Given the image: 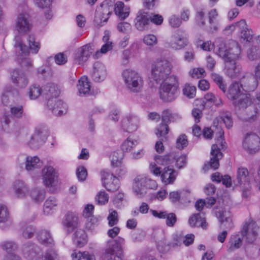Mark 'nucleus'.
Returning a JSON list of instances; mask_svg holds the SVG:
<instances>
[{"mask_svg": "<svg viewBox=\"0 0 260 260\" xmlns=\"http://www.w3.org/2000/svg\"><path fill=\"white\" fill-rule=\"evenodd\" d=\"M171 63L166 59L161 58L154 61L151 67V78L157 83H160L159 94L164 102L174 100L178 94V78L175 76H170L171 73Z\"/></svg>", "mask_w": 260, "mask_h": 260, "instance_id": "f257e3e1", "label": "nucleus"}, {"mask_svg": "<svg viewBox=\"0 0 260 260\" xmlns=\"http://www.w3.org/2000/svg\"><path fill=\"white\" fill-rule=\"evenodd\" d=\"M222 123L225 125L228 128H230L233 126V120L230 113L227 112H221L214 119L213 125V128H215L214 129L212 130L210 128L205 127L203 131V135L206 139H211L213 133L218 135L217 138L216 139V143L212 145L211 151L212 157L210 159V165L214 169L218 168L219 165V160L222 156L220 150L226 148V143L223 139L224 132L220 125Z\"/></svg>", "mask_w": 260, "mask_h": 260, "instance_id": "f03ea898", "label": "nucleus"}, {"mask_svg": "<svg viewBox=\"0 0 260 260\" xmlns=\"http://www.w3.org/2000/svg\"><path fill=\"white\" fill-rule=\"evenodd\" d=\"M216 53L225 62H232L241 57V48L239 43L234 40L227 43L218 39L216 42Z\"/></svg>", "mask_w": 260, "mask_h": 260, "instance_id": "7ed1b4c3", "label": "nucleus"}, {"mask_svg": "<svg viewBox=\"0 0 260 260\" xmlns=\"http://www.w3.org/2000/svg\"><path fill=\"white\" fill-rule=\"evenodd\" d=\"M124 244L125 239L121 237L108 240L104 249L102 255L103 260H123Z\"/></svg>", "mask_w": 260, "mask_h": 260, "instance_id": "20e7f679", "label": "nucleus"}, {"mask_svg": "<svg viewBox=\"0 0 260 260\" xmlns=\"http://www.w3.org/2000/svg\"><path fill=\"white\" fill-rule=\"evenodd\" d=\"M122 76L126 87L131 92L138 93L142 91L144 81L137 72L126 69L122 72Z\"/></svg>", "mask_w": 260, "mask_h": 260, "instance_id": "39448f33", "label": "nucleus"}, {"mask_svg": "<svg viewBox=\"0 0 260 260\" xmlns=\"http://www.w3.org/2000/svg\"><path fill=\"white\" fill-rule=\"evenodd\" d=\"M157 186L156 182L143 175H139L134 179L133 191L139 198L144 197L148 189H156Z\"/></svg>", "mask_w": 260, "mask_h": 260, "instance_id": "423d86ee", "label": "nucleus"}, {"mask_svg": "<svg viewBox=\"0 0 260 260\" xmlns=\"http://www.w3.org/2000/svg\"><path fill=\"white\" fill-rule=\"evenodd\" d=\"M155 161L158 165L175 166L179 168H182L186 164L187 159L185 155L178 156L176 153L172 152L164 156H157L155 157Z\"/></svg>", "mask_w": 260, "mask_h": 260, "instance_id": "0eeeda50", "label": "nucleus"}, {"mask_svg": "<svg viewBox=\"0 0 260 260\" xmlns=\"http://www.w3.org/2000/svg\"><path fill=\"white\" fill-rule=\"evenodd\" d=\"M236 180L242 191L243 197L248 198L251 193V185L249 173L246 168L241 167L238 168Z\"/></svg>", "mask_w": 260, "mask_h": 260, "instance_id": "6e6552de", "label": "nucleus"}, {"mask_svg": "<svg viewBox=\"0 0 260 260\" xmlns=\"http://www.w3.org/2000/svg\"><path fill=\"white\" fill-rule=\"evenodd\" d=\"M149 169L151 172L155 175H160L162 181L166 185L173 183L176 179L175 171L169 166L161 170V168L157 167L155 162H151L150 164Z\"/></svg>", "mask_w": 260, "mask_h": 260, "instance_id": "1a4fd4ad", "label": "nucleus"}, {"mask_svg": "<svg viewBox=\"0 0 260 260\" xmlns=\"http://www.w3.org/2000/svg\"><path fill=\"white\" fill-rule=\"evenodd\" d=\"M114 2L113 0H105L100 5L95 16V21L98 23L100 20L99 25L102 26L107 22L109 16L114 10Z\"/></svg>", "mask_w": 260, "mask_h": 260, "instance_id": "9d476101", "label": "nucleus"}, {"mask_svg": "<svg viewBox=\"0 0 260 260\" xmlns=\"http://www.w3.org/2000/svg\"><path fill=\"white\" fill-rule=\"evenodd\" d=\"M242 147L249 154H254L260 149V138L253 133H247L243 140Z\"/></svg>", "mask_w": 260, "mask_h": 260, "instance_id": "9b49d317", "label": "nucleus"}, {"mask_svg": "<svg viewBox=\"0 0 260 260\" xmlns=\"http://www.w3.org/2000/svg\"><path fill=\"white\" fill-rule=\"evenodd\" d=\"M15 29L20 34H25L32 27V23L29 14L27 13H19L15 21Z\"/></svg>", "mask_w": 260, "mask_h": 260, "instance_id": "f8f14e48", "label": "nucleus"}, {"mask_svg": "<svg viewBox=\"0 0 260 260\" xmlns=\"http://www.w3.org/2000/svg\"><path fill=\"white\" fill-rule=\"evenodd\" d=\"M258 226L252 220L245 222L241 231L243 237L245 238L248 243H252L256 239L258 230Z\"/></svg>", "mask_w": 260, "mask_h": 260, "instance_id": "ddd939ff", "label": "nucleus"}, {"mask_svg": "<svg viewBox=\"0 0 260 260\" xmlns=\"http://www.w3.org/2000/svg\"><path fill=\"white\" fill-rule=\"evenodd\" d=\"M215 213L221 225H223L226 229L230 230L233 228L232 215L229 208L225 207L217 208Z\"/></svg>", "mask_w": 260, "mask_h": 260, "instance_id": "4468645a", "label": "nucleus"}, {"mask_svg": "<svg viewBox=\"0 0 260 260\" xmlns=\"http://www.w3.org/2000/svg\"><path fill=\"white\" fill-rule=\"evenodd\" d=\"M101 177L103 186L108 191L114 192L118 190L119 187V180L113 174L102 171Z\"/></svg>", "mask_w": 260, "mask_h": 260, "instance_id": "2eb2a0df", "label": "nucleus"}, {"mask_svg": "<svg viewBox=\"0 0 260 260\" xmlns=\"http://www.w3.org/2000/svg\"><path fill=\"white\" fill-rule=\"evenodd\" d=\"M62 224L64 229L71 233L80 225L79 217L77 213L74 212H68L64 216Z\"/></svg>", "mask_w": 260, "mask_h": 260, "instance_id": "dca6fc26", "label": "nucleus"}, {"mask_svg": "<svg viewBox=\"0 0 260 260\" xmlns=\"http://www.w3.org/2000/svg\"><path fill=\"white\" fill-rule=\"evenodd\" d=\"M93 47L92 44H89L79 48L75 54V62L78 64L85 62L94 51Z\"/></svg>", "mask_w": 260, "mask_h": 260, "instance_id": "f3484780", "label": "nucleus"}, {"mask_svg": "<svg viewBox=\"0 0 260 260\" xmlns=\"http://www.w3.org/2000/svg\"><path fill=\"white\" fill-rule=\"evenodd\" d=\"M42 179L44 185L46 187L53 186L58 177L57 173L53 167L46 166L42 169Z\"/></svg>", "mask_w": 260, "mask_h": 260, "instance_id": "a211bd4d", "label": "nucleus"}, {"mask_svg": "<svg viewBox=\"0 0 260 260\" xmlns=\"http://www.w3.org/2000/svg\"><path fill=\"white\" fill-rule=\"evenodd\" d=\"M187 43L186 35L184 33L180 34V31L178 30L171 36L169 45L172 49L179 50L186 46Z\"/></svg>", "mask_w": 260, "mask_h": 260, "instance_id": "6ab92c4d", "label": "nucleus"}, {"mask_svg": "<svg viewBox=\"0 0 260 260\" xmlns=\"http://www.w3.org/2000/svg\"><path fill=\"white\" fill-rule=\"evenodd\" d=\"M139 118L133 115H127L125 116L121 121V126L126 132L131 133L136 131L139 126Z\"/></svg>", "mask_w": 260, "mask_h": 260, "instance_id": "aec40b11", "label": "nucleus"}, {"mask_svg": "<svg viewBox=\"0 0 260 260\" xmlns=\"http://www.w3.org/2000/svg\"><path fill=\"white\" fill-rule=\"evenodd\" d=\"M48 136V132L46 128L44 127L38 128L31 137L29 145L31 146H38L45 142Z\"/></svg>", "mask_w": 260, "mask_h": 260, "instance_id": "412c9836", "label": "nucleus"}, {"mask_svg": "<svg viewBox=\"0 0 260 260\" xmlns=\"http://www.w3.org/2000/svg\"><path fill=\"white\" fill-rule=\"evenodd\" d=\"M47 105L56 116H61L66 113L67 111L66 104L61 100L49 99Z\"/></svg>", "mask_w": 260, "mask_h": 260, "instance_id": "4be33fe9", "label": "nucleus"}, {"mask_svg": "<svg viewBox=\"0 0 260 260\" xmlns=\"http://www.w3.org/2000/svg\"><path fill=\"white\" fill-rule=\"evenodd\" d=\"M150 18L151 16L147 13L143 11L139 12L135 20L136 27L140 31L147 29Z\"/></svg>", "mask_w": 260, "mask_h": 260, "instance_id": "5701e85b", "label": "nucleus"}, {"mask_svg": "<svg viewBox=\"0 0 260 260\" xmlns=\"http://www.w3.org/2000/svg\"><path fill=\"white\" fill-rule=\"evenodd\" d=\"M2 248L8 252L4 260H21L19 256L14 255L12 252L17 249V245L12 241H5L1 244Z\"/></svg>", "mask_w": 260, "mask_h": 260, "instance_id": "b1692460", "label": "nucleus"}, {"mask_svg": "<svg viewBox=\"0 0 260 260\" xmlns=\"http://www.w3.org/2000/svg\"><path fill=\"white\" fill-rule=\"evenodd\" d=\"M107 76V71L105 66L101 62L97 61L93 65L92 74V79L97 82L104 80Z\"/></svg>", "mask_w": 260, "mask_h": 260, "instance_id": "393cba45", "label": "nucleus"}, {"mask_svg": "<svg viewBox=\"0 0 260 260\" xmlns=\"http://www.w3.org/2000/svg\"><path fill=\"white\" fill-rule=\"evenodd\" d=\"M15 196L18 199H24L28 194L27 185L21 180H17L13 183L12 187Z\"/></svg>", "mask_w": 260, "mask_h": 260, "instance_id": "a878e982", "label": "nucleus"}, {"mask_svg": "<svg viewBox=\"0 0 260 260\" xmlns=\"http://www.w3.org/2000/svg\"><path fill=\"white\" fill-rule=\"evenodd\" d=\"M242 89H243L242 85L238 82H234L229 86L226 92H225L226 96L234 102L242 94H243Z\"/></svg>", "mask_w": 260, "mask_h": 260, "instance_id": "bb28decb", "label": "nucleus"}, {"mask_svg": "<svg viewBox=\"0 0 260 260\" xmlns=\"http://www.w3.org/2000/svg\"><path fill=\"white\" fill-rule=\"evenodd\" d=\"M37 238L39 242L48 247H52L54 245V241L50 232L47 230H42L37 234Z\"/></svg>", "mask_w": 260, "mask_h": 260, "instance_id": "cd10ccee", "label": "nucleus"}, {"mask_svg": "<svg viewBox=\"0 0 260 260\" xmlns=\"http://www.w3.org/2000/svg\"><path fill=\"white\" fill-rule=\"evenodd\" d=\"M237 25L241 31V38L247 42L252 41L253 33L252 30L248 27L246 21L244 20H241L237 22Z\"/></svg>", "mask_w": 260, "mask_h": 260, "instance_id": "c85d7f7f", "label": "nucleus"}, {"mask_svg": "<svg viewBox=\"0 0 260 260\" xmlns=\"http://www.w3.org/2000/svg\"><path fill=\"white\" fill-rule=\"evenodd\" d=\"M242 244V238L239 234H232L226 245L227 251L233 252L239 249Z\"/></svg>", "mask_w": 260, "mask_h": 260, "instance_id": "c756f323", "label": "nucleus"}, {"mask_svg": "<svg viewBox=\"0 0 260 260\" xmlns=\"http://www.w3.org/2000/svg\"><path fill=\"white\" fill-rule=\"evenodd\" d=\"M237 99L233 102V104L239 109H245L253 104L251 95L249 93L242 94Z\"/></svg>", "mask_w": 260, "mask_h": 260, "instance_id": "7c9ffc66", "label": "nucleus"}, {"mask_svg": "<svg viewBox=\"0 0 260 260\" xmlns=\"http://www.w3.org/2000/svg\"><path fill=\"white\" fill-rule=\"evenodd\" d=\"M11 78L13 82L19 87H24L28 83L27 79L24 74L18 70L13 71Z\"/></svg>", "mask_w": 260, "mask_h": 260, "instance_id": "2f4dec72", "label": "nucleus"}, {"mask_svg": "<svg viewBox=\"0 0 260 260\" xmlns=\"http://www.w3.org/2000/svg\"><path fill=\"white\" fill-rule=\"evenodd\" d=\"M188 223L192 227H201L204 229H206L208 226L205 218L202 217L200 213L194 214L191 216L188 220Z\"/></svg>", "mask_w": 260, "mask_h": 260, "instance_id": "473e14b6", "label": "nucleus"}, {"mask_svg": "<svg viewBox=\"0 0 260 260\" xmlns=\"http://www.w3.org/2000/svg\"><path fill=\"white\" fill-rule=\"evenodd\" d=\"M77 88L80 95H87L90 94V83L86 77L83 76L79 80Z\"/></svg>", "mask_w": 260, "mask_h": 260, "instance_id": "72a5a7b5", "label": "nucleus"}, {"mask_svg": "<svg viewBox=\"0 0 260 260\" xmlns=\"http://www.w3.org/2000/svg\"><path fill=\"white\" fill-rule=\"evenodd\" d=\"M225 70L227 75L232 78H234L239 76L241 70V67L235 61L228 62L225 65Z\"/></svg>", "mask_w": 260, "mask_h": 260, "instance_id": "f704fd0d", "label": "nucleus"}, {"mask_svg": "<svg viewBox=\"0 0 260 260\" xmlns=\"http://www.w3.org/2000/svg\"><path fill=\"white\" fill-rule=\"evenodd\" d=\"M114 10L115 14L121 19H125L129 15V8H125L124 4L121 2L114 3Z\"/></svg>", "mask_w": 260, "mask_h": 260, "instance_id": "c9c22d12", "label": "nucleus"}, {"mask_svg": "<svg viewBox=\"0 0 260 260\" xmlns=\"http://www.w3.org/2000/svg\"><path fill=\"white\" fill-rule=\"evenodd\" d=\"M60 91L57 85L54 83H48L43 87V95L48 97L56 98L59 95Z\"/></svg>", "mask_w": 260, "mask_h": 260, "instance_id": "e433bc0d", "label": "nucleus"}, {"mask_svg": "<svg viewBox=\"0 0 260 260\" xmlns=\"http://www.w3.org/2000/svg\"><path fill=\"white\" fill-rule=\"evenodd\" d=\"M31 199L36 203H41L46 197L45 190L41 187H36L32 189L29 192Z\"/></svg>", "mask_w": 260, "mask_h": 260, "instance_id": "4c0bfd02", "label": "nucleus"}, {"mask_svg": "<svg viewBox=\"0 0 260 260\" xmlns=\"http://www.w3.org/2000/svg\"><path fill=\"white\" fill-rule=\"evenodd\" d=\"M255 78L252 77H244L239 83L242 85L243 90L245 91L254 90L257 85Z\"/></svg>", "mask_w": 260, "mask_h": 260, "instance_id": "58836bf2", "label": "nucleus"}, {"mask_svg": "<svg viewBox=\"0 0 260 260\" xmlns=\"http://www.w3.org/2000/svg\"><path fill=\"white\" fill-rule=\"evenodd\" d=\"M73 241L78 246H83L87 243V235L85 232L81 229L77 230L74 234Z\"/></svg>", "mask_w": 260, "mask_h": 260, "instance_id": "ea45409f", "label": "nucleus"}, {"mask_svg": "<svg viewBox=\"0 0 260 260\" xmlns=\"http://www.w3.org/2000/svg\"><path fill=\"white\" fill-rule=\"evenodd\" d=\"M183 243V236L181 235H173V241L170 243H168L166 246L168 248L162 247V242L160 241L157 243V248L159 250L165 251L168 250L170 247H175L176 246H180Z\"/></svg>", "mask_w": 260, "mask_h": 260, "instance_id": "a19ab883", "label": "nucleus"}, {"mask_svg": "<svg viewBox=\"0 0 260 260\" xmlns=\"http://www.w3.org/2000/svg\"><path fill=\"white\" fill-rule=\"evenodd\" d=\"M42 164L38 157L27 156L26 158L25 169L28 171H32L40 168Z\"/></svg>", "mask_w": 260, "mask_h": 260, "instance_id": "79ce46f5", "label": "nucleus"}, {"mask_svg": "<svg viewBox=\"0 0 260 260\" xmlns=\"http://www.w3.org/2000/svg\"><path fill=\"white\" fill-rule=\"evenodd\" d=\"M73 260H95L93 253L88 251H77L75 250L71 255Z\"/></svg>", "mask_w": 260, "mask_h": 260, "instance_id": "37998d69", "label": "nucleus"}, {"mask_svg": "<svg viewBox=\"0 0 260 260\" xmlns=\"http://www.w3.org/2000/svg\"><path fill=\"white\" fill-rule=\"evenodd\" d=\"M210 28L211 31H216L218 28V12L215 9L210 10L208 14Z\"/></svg>", "mask_w": 260, "mask_h": 260, "instance_id": "c03bdc74", "label": "nucleus"}, {"mask_svg": "<svg viewBox=\"0 0 260 260\" xmlns=\"http://www.w3.org/2000/svg\"><path fill=\"white\" fill-rule=\"evenodd\" d=\"M57 205V201L54 197L48 198L45 202L44 205V212L48 215L51 212V211L54 209Z\"/></svg>", "mask_w": 260, "mask_h": 260, "instance_id": "a18cd8bd", "label": "nucleus"}, {"mask_svg": "<svg viewBox=\"0 0 260 260\" xmlns=\"http://www.w3.org/2000/svg\"><path fill=\"white\" fill-rule=\"evenodd\" d=\"M138 144L137 140L128 137L121 144V148L123 152H129Z\"/></svg>", "mask_w": 260, "mask_h": 260, "instance_id": "49530a36", "label": "nucleus"}, {"mask_svg": "<svg viewBox=\"0 0 260 260\" xmlns=\"http://www.w3.org/2000/svg\"><path fill=\"white\" fill-rule=\"evenodd\" d=\"M42 94H43V88H41L39 85L34 84L30 87L28 91L30 99L35 100Z\"/></svg>", "mask_w": 260, "mask_h": 260, "instance_id": "de8ad7c7", "label": "nucleus"}, {"mask_svg": "<svg viewBox=\"0 0 260 260\" xmlns=\"http://www.w3.org/2000/svg\"><path fill=\"white\" fill-rule=\"evenodd\" d=\"M183 94L188 98H193L196 94V87L190 84L186 83L183 88Z\"/></svg>", "mask_w": 260, "mask_h": 260, "instance_id": "09e8293b", "label": "nucleus"}, {"mask_svg": "<svg viewBox=\"0 0 260 260\" xmlns=\"http://www.w3.org/2000/svg\"><path fill=\"white\" fill-rule=\"evenodd\" d=\"M10 220V216L7 207L0 205V223H6Z\"/></svg>", "mask_w": 260, "mask_h": 260, "instance_id": "8fccbe9b", "label": "nucleus"}, {"mask_svg": "<svg viewBox=\"0 0 260 260\" xmlns=\"http://www.w3.org/2000/svg\"><path fill=\"white\" fill-rule=\"evenodd\" d=\"M109 212V214L107 217L108 224L112 227L116 225L118 222V213L113 209H110Z\"/></svg>", "mask_w": 260, "mask_h": 260, "instance_id": "3c124183", "label": "nucleus"}, {"mask_svg": "<svg viewBox=\"0 0 260 260\" xmlns=\"http://www.w3.org/2000/svg\"><path fill=\"white\" fill-rule=\"evenodd\" d=\"M23 252L24 256L29 260H32L37 255L36 252L34 250V246L31 244L28 246H24Z\"/></svg>", "mask_w": 260, "mask_h": 260, "instance_id": "603ef678", "label": "nucleus"}, {"mask_svg": "<svg viewBox=\"0 0 260 260\" xmlns=\"http://www.w3.org/2000/svg\"><path fill=\"white\" fill-rule=\"evenodd\" d=\"M30 49L34 53H37L40 48V43L36 42L33 35H29L27 39Z\"/></svg>", "mask_w": 260, "mask_h": 260, "instance_id": "864d4df0", "label": "nucleus"}, {"mask_svg": "<svg viewBox=\"0 0 260 260\" xmlns=\"http://www.w3.org/2000/svg\"><path fill=\"white\" fill-rule=\"evenodd\" d=\"M196 23L200 26H204L205 24V12L203 9L198 10L195 17Z\"/></svg>", "mask_w": 260, "mask_h": 260, "instance_id": "5fc2aeb1", "label": "nucleus"}, {"mask_svg": "<svg viewBox=\"0 0 260 260\" xmlns=\"http://www.w3.org/2000/svg\"><path fill=\"white\" fill-rule=\"evenodd\" d=\"M247 57L251 60L258 59L260 57V49L256 46H252L247 51Z\"/></svg>", "mask_w": 260, "mask_h": 260, "instance_id": "6e6d98bb", "label": "nucleus"}, {"mask_svg": "<svg viewBox=\"0 0 260 260\" xmlns=\"http://www.w3.org/2000/svg\"><path fill=\"white\" fill-rule=\"evenodd\" d=\"M211 78L213 81L216 83L219 88L225 93L226 88L225 85L223 82V78L221 76L216 73L211 74Z\"/></svg>", "mask_w": 260, "mask_h": 260, "instance_id": "4d7b16f0", "label": "nucleus"}, {"mask_svg": "<svg viewBox=\"0 0 260 260\" xmlns=\"http://www.w3.org/2000/svg\"><path fill=\"white\" fill-rule=\"evenodd\" d=\"M218 40L215 41L214 43H212L211 41H208L203 43L201 41H199L198 43V46H200L203 50L208 51H211L214 48V51L216 52V42Z\"/></svg>", "mask_w": 260, "mask_h": 260, "instance_id": "13d9d810", "label": "nucleus"}, {"mask_svg": "<svg viewBox=\"0 0 260 260\" xmlns=\"http://www.w3.org/2000/svg\"><path fill=\"white\" fill-rule=\"evenodd\" d=\"M96 201L99 205H105L109 200V196L105 191H100L95 198Z\"/></svg>", "mask_w": 260, "mask_h": 260, "instance_id": "bf43d9fd", "label": "nucleus"}, {"mask_svg": "<svg viewBox=\"0 0 260 260\" xmlns=\"http://www.w3.org/2000/svg\"><path fill=\"white\" fill-rule=\"evenodd\" d=\"M143 42L147 46H153L157 44V39L155 35L149 34L144 37Z\"/></svg>", "mask_w": 260, "mask_h": 260, "instance_id": "052dcab7", "label": "nucleus"}, {"mask_svg": "<svg viewBox=\"0 0 260 260\" xmlns=\"http://www.w3.org/2000/svg\"><path fill=\"white\" fill-rule=\"evenodd\" d=\"M177 115L172 113L169 109L165 110L162 113V121L164 123L171 121H174Z\"/></svg>", "mask_w": 260, "mask_h": 260, "instance_id": "680f3d73", "label": "nucleus"}, {"mask_svg": "<svg viewBox=\"0 0 260 260\" xmlns=\"http://www.w3.org/2000/svg\"><path fill=\"white\" fill-rule=\"evenodd\" d=\"M168 132L169 127L168 125L162 122L156 128L155 134L158 137H164L168 133Z\"/></svg>", "mask_w": 260, "mask_h": 260, "instance_id": "e2e57ef3", "label": "nucleus"}, {"mask_svg": "<svg viewBox=\"0 0 260 260\" xmlns=\"http://www.w3.org/2000/svg\"><path fill=\"white\" fill-rule=\"evenodd\" d=\"M188 144L186 136L184 135H180L176 140V147L179 150L183 149Z\"/></svg>", "mask_w": 260, "mask_h": 260, "instance_id": "0e129e2a", "label": "nucleus"}, {"mask_svg": "<svg viewBox=\"0 0 260 260\" xmlns=\"http://www.w3.org/2000/svg\"><path fill=\"white\" fill-rule=\"evenodd\" d=\"M124 195L122 193H118L115 196L113 199V204L116 208L121 209L124 206L123 203V202L124 200Z\"/></svg>", "mask_w": 260, "mask_h": 260, "instance_id": "69168bd1", "label": "nucleus"}, {"mask_svg": "<svg viewBox=\"0 0 260 260\" xmlns=\"http://www.w3.org/2000/svg\"><path fill=\"white\" fill-rule=\"evenodd\" d=\"M166 224L167 226L172 227L177 221L176 215L173 213H167L165 216Z\"/></svg>", "mask_w": 260, "mask_h": 260, "instance_id": "338daca9", "label": "nucleus"}, {"mask_svg": "<svg viewBox=\"0 0 260 260\" xmlns=\"http://www.w3.org/2000/svg\"><path fill=\"white\" fill-rule=\"evenodd\" d=\"M43 260H59V258L56 251L54 249H50L45 253Z\"/></svg>", "mask_w": 260, "mask_h": 260, "instance_id": "774afa93", "label": "nucleus"}]
</instances>
